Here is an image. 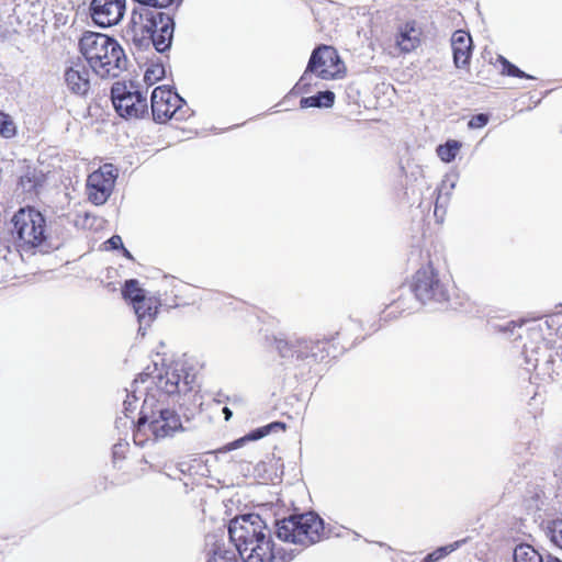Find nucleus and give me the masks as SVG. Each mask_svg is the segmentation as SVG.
Segmentation results:
<instances>
[{
	"label": "nucleus",
	"mask_w": 562,
	"mask_h": 562,
	"mask_svg": "<svg viewBox=\"0 0 562 562\" xmlns=\"http://www.w3.org/2000/svg\"><path fill=\"white\" fill-rule=\"evenodd\" d=\"M194 376L183 369L168 368L153 378V387H146V395L139 411V417L133 431L134 443L147 447L173 437L183 430L179 414L170 408L166 398L192 390Z\"/></svg>",
	"instance_id": "nucleus-1"
},
{
	"label": "nucleus",
	"mask_w": 562,
	"mask_h": 562,
	"mask_svg": "<svg viewBox=\"0 0 562 562\" xmlns=\"http://www.w3.org/2000/svg\"><path fill=\"white\" fill-rule=\"evenodd\" d=\"M228 535L244 562H290L294 558L292 550L274 543L271 529L258 514L232 519Z\"/></svg>",
	"instance_id": "nucleus-2"
},
{
	"label": "nucleus",
	"mask_w": 562,
	"mask_h": 562,
	"mask_svg": "<svg viewBox=\"0 0 562 562\" xmlns=\"http://www.w3.org/2000/svg\"><path fill=\"white\" fill-rule=\"evenodd\" d=\"M80 54L91 70L101 78H115L126 68V56L116 40L86 31L78 42Z\"/></svg>",
	"instance_id": "nucleus-3"
},
{
	"label": "nucleus",
	"mask_w": 562,
	"mask_h": 562,
	"mask_svg": "<svg viewBox=\"0 0 562 562\" xmlns=\"http://www.w3.org/2000/svg\"><path fill=\"white\" fill-rule=\"evenodd\" d=\"M22 251L47 252L52 248L46 220L34 207H21L11 220Z\"/></svg>",
	"instance_id": "nucleus-4"
},
{
	"label": "nucleus",
	"mask_w": 562,
	"mask_h": 562,
	"mask_svg": "<svg viewBox=\"0 0 562 562\" xmlns=\"http://www.w3.org/2000/svg\"><path fill=\"white\" fill-rule=\"evenodd\" d=\"M277 537L301 547H310L324 537V521L315 513L291 515L277 524Z\"/></svg>",
	"instance_id": "nucleus-5"
},
{
	"label": "nucleus",
	"mask_w": 562,
	"mask_h": 562,
	"mask_svg": "<svg viewBox=\"0 0 562 562\" xmlns=\"http://www.w3.org/2000/svg\"><path fill=\"white\" fill-rule=\"evenodd\" d=\"M412 290L416 299L423 304L431 302L445 303L450 299L449 280L440 277L431 265L422 267L415 272Z\"/></svg>",
	"instance_id": "nucleus-6"
},
{
	"label": "nucleus",
	"mask_w": 562,
	"mask_h": 562,
	"mask_svg": "<svg viewBox=\"0 0 562 562\" xmlns=\"http://www.w3.org/2000/svg\"><path fill=\"white\" fill-rule=\"evenodd\" d=\"M151 112L156 122L162 123L169 119L183 120L187 110H183L186 101L170 88L157 87L151 92Z\"/></svg>",
	"instance_id": "nucleus-7"
},
{
	"label": "nucleus",
	"mask_w": 562,
	"mask_h": 562,
	"mask_svg": "<svg viewBox=\"0 0 562 562\" xmlns=\"http://www.w3.org/2000/svg\"><path fill=\"white\" fill-rule=\"evenodd\" d=\"M111 99L116 112L125 119H139L147 113V100L137 90L130 89L123 82H115L111 89Z\"/></svg>",
	"instance_id": "nucleus-8"
},
{
	"label": "nucleus",
	"mask_w": 562,
	"mask_h": 562,
	"mask_svg": "<svg viewBox=\"0 0 562 562\" xmlns=\"http://www.w3.org/2000/svg\"><path fill=\"white\" fill-rule=\"evenodd\" d=\"M117 170L112 164H104L98 170L88 176L87 195L94 205L104 204L114 188Z\"/></svg>",
	"instance_id": "nucleus-9"
},
{
	"label": "nucleus",
	"mask_w": 562,
	"mask_h": 562,
	"mask_svg": "<svg viewBox=\"0 0 562 562\" xmlns=\"http://www.w3.org/2000/svg\"><path fill=\"white\" fill-rule=\"evenodd\" d=\"M308 64L310 70L315 71V76L323 80L336 79L344 70L337 50L326 45L313 50Z\"/></svg>",
	"instance_id": "nucleus-10"
},
{
	"label": "nucleus",
	"mask_w": 562,
	"mask_h": 562,
	"mask_svg": "<svg viewBox=\"0 0 562 562\" xmlns=\"http://www.w3.org/2000/svg\"><path fill=\"white\" fill-rule=\"evenodd\" d=\"M64 83L77 97L86 98L91 90V68L77 57L66 64Z\"/></svg>",
	"instance_id": "nucleus-11"
},
{
	"label": "nucleus",
	"mask_w": 562,
	"mask_h": 562,
	"mask_svg": "<svg viewBox=\"0 0 562 562\" xmlns=\"http://www.w3.org/2000/svg\"><path fill=\"white\" fill-rule=\"evenodd\" d=\"M126 0H92L90 13L92 21L101 26L116 25L124 16Z\"/></svg>",
	"instance_id": "nucleus-12"
},
{
	"label": "nucleus",
	"mask_w": 562,
	"mask_h": 562,
	"mask_svg": "<svg viewBox=\"0 0 562 562\" xmlns=\"http://www.w3.org/2000/svg\"><path fill=\"white\" fill-rule=\"evenodd\" d=\"M277 349L282 358L285 359H297L304 360L308 358H313L315 361H322L323 357L314 351V348H318V342H313V340H308L305 338H295V339H277Z\"/></svg>",
	"instance_id": "nucleus-13"
},
{
	"label": "nucleus",
	"mask_w": 562,
	"mask_h": 562,
	"mask_svg": "<svg viewBox=\"0 0 562 562\" xmlns=\"http://www.w3.org/2000/svg\"><path fill=\"white\" fill-rule=\"evenodd\" d=\"M451 47L456 67L462 68L468 66L472 55L471 35L463 30L456 31L451 37Z\"/></svg>",
	"instance_id": "nucleus-14"
},
{
	"label": "nucleus",
	"mask_w": 562,
	"mask_h": 562,
	"mask_svg": "<svg viewBox=\"0 0 562 562\" xmlns=\"http://www.w3.org/2000/svg\"><path fill=\"white\" fill-rule=\"evenodd\" d=\"M422 29L415 21L406 22L398 30L396 46L402 53H411L420 45Z\"/></svg>",
	"instance_id": "nucleus-15"
},
{
	"label": "nucleus",
	"mask_w": 562,
	"mask_h": 562,
	"mask_svg": "<svg viewBox=\"0 0 562 562\" xmlns=\"http://www.w3.org/2000/svg\"><path fill=\"white\" fill-rule=\"evenodd\" d=\"M284 429H285V424L284 423H281V422L270 423L269 425L259 427V428L252 430L251 432H249L248 435H246L245 437L239 438V439L228 443L226 446V450L231 451V450H234V449H238L246 441L258 440V439H261V438L266 437L267 435H269L272 431L284 430Z\"/></svg>",
	"instance_id": "nucleus-16"
},
{
	"label": "nucleus",
	"mask_w": 562,
	"mask_h": 562,
	"mask_svg": "<svg viewBox=\"0 0 562 562\" xmlns=\"http://www.w3.org/2000/svg\"><path fill=\"white\" fill-rule=\"evenodd\" d=\"M44 182V175L34 168H27L23 175H21L18 183V188L23 193L32 196L37 193V188Z\"/></svg>",
	"instance_id": "nucleus-17"
},
{
	"label": "nucleus",
	"mask_w": 562,
	"mask_h": 562,
	"mask_svg": "<svg viewBox=\"0 0 562 562\" xmlns=\"http://www.w3.org/2000/svg\"><path fill=\"white\" fill-rule=\"evenodd\" d=\"M133 307L140 324L139 330L143 328V326H149L157 312L155 302L151 299L143 296L133 304Z\"/></svg>",
	"instance_id": "nucleus-18"
},
{
	"label": "nucleus",
	"mask_w": 562,
	"mask_h": 562,
	"mask_svg": "<svg viewBox=\"0 0 562 562\" xmlns=\"http://www.w3.org/2000/svg\"><path fill=\"white\" fill-rule=\"evenodd\" d=\"M335 103V93L333 91H319L312 97L302 98L300 101L301 109L307 108H325L329 109Z\"/></svg>",
	"instance_id": "nucleus-19"
},
{
	"label": "nucleus",
	"mask_w": 562,
	"mask_h": 562,
	"mask_svg": "<svg viewBox=\"0 0 562 562\" xmlns=\"http://www.w3.org/2000/svg\"><path fill=\"white\" fill-rule=\"evenodd\" d=\"M514 562H544V555L530 544L521 543L514 550Z\"/></svg>",
	"instance_id": "nucleus-20"
},
{
	"label": "nucleus",
	"mask_w": 562,
	"mask_h": 562,
	"mask_svg": "<svg viewBox=\"0 0 562 562\" xmlns=\"http://www.w3.org/2000/svg\"><path fill=\"white\" fill-rule=\"evenodd\" d=\"M148 378V374H140L139 378L135 379L132 383L131 390H126L127 394L123 403L126 417H130V413H133L136 409V403L138 401V397L136 396L137 384L139 382L145 383Z\"/></svg>",
	"instance_id": "nucleus-21"
},
{
	"label": "nucleus",
	"mask_w": 562,
	"mask_h": 562,
	"mask_svg": "<svg viewBox=\"0 0 562 562\" xmlns=\"http://www.w3.org/2000/svg\"><path fill=\"white\" fill-rule=\"evenodd\" d=\"M462 144L459 140L450 139L437 147V155L443 162H451L457 157Z\"/></svg>",
	"instance_id": "nucleus-22"
},
{
	"label": "nucleus",
	"mask_w": 562,
	"mask_h": 562,
	"mask_svg": "<svg viewBox=\"0 0 562 562\" xmlns=\"http://www.w3.org/2000/svg\"><path fill=\"white\" fill-rule=\"evenodd\" d=\"M237 553L236 550L217 546L206 562H240V557Z\"/></svg>",
	"instance_id": "nucleus-23"
},
{
	"label": "nucleus",
	"mask_w": 562,
	"mask_h": 562,
	"mask_svg": "<svg viewBox=\"0 0 562 562\" xmlns=\"http://www.w3.org/2000/svg\"><path fill=\"white\" fill-rule=\"evenodd\" d=\"M122 294L124 299L130 300L133 304L145 296L144 290L135 279H131L125 282Z\"/></svg>",
	"instance_id": "nucleus-24"
},
{
	"label": "nucleus",
	"mask_w": 562,
	"mask_h": 562,
	"mask_svg": "<svg viewBox=\"0 0 562 562\" xmlns=\"http://www.w3.org/2000/svg\"><path fill=\"white\" fill-rule=\"evenodd\" d=\"M461 542L462 541H456L447 546L437 548L435 551L425 557L424 562L440 561L441 559L446 558L447 555L456 551L460 547Z\"/></svg>",
	"instance_id": "nucleus-25"
},
{
	"label": "nucleus",
	"mask_w": 562,
	"mask_h": 562,
	"mask_svg": "<svg viewBox=\"0 0 562 562\" xmlns=\"http://www.w3.org/2000/svg\"><path fill=\"white\" fill-rule=\"evenodd\" d=\"M542 349H547V345L544 341H541L540 345H537L535 347H527L525 346L524 355H525V362L527 364V370L536 369L539 364V352Z\"/></svg>",
	"instance_id": "nucleus-26"
},
{
	"label": "nucleus",
	"mask_w": 562,
	"mask_h": 562,
	"mask_svg": "<svg viewBox=\"0 0 562 562\" xmlns=\"http://www.w3.org/2000/svg\"><path fill=\"white\" fill-rule=\"evenodd\" d=\"M456 186L454 181L449 182V179L446 178L442 180L440 188L438 189V196L436 199L435 204V214H437L438 210L443 206L449 200L450 191L453 190Z\"/></svg>",
	"instance_id": "nucleus-27"
},
{
	"label": "nucleus",
	"mask_w": 562,
	"mask_h": 562,
	"mask_svg": "<svg viewBox=\"0 0 562 562\" xmlns=\"http://www.w3.org/2000/svg\"><path fill=\"white\" fill-rule=\"evenodd\" d=\"M16 134V125L13 119L3 112H0V135L4 138H12Z\"/></svg>",
	"instance_id": "nucleus-28"
},
{
	"label": "nucleus",
	"mask_w": 562,
	"mask_h": 562,
	"mask_svg": "<svg viewBox=\"0 0 562 562\" xmlns=\"http://www.w3.org/2000/svg\"><path fill=\"white\" fill-rule=\"evenodd\" d=\"M499 61L502 64V74L503 75H507V76H512V77H518V78H526V79H532L533 77L524 72L522 70H520L517 66H515L514 64H512L510 61H508L506 58H504L503 56H499Z\"/></svg>",
	"instance_id": "nucleus-29"
},
{
	"label": "nucleus",
	"mask_w": 562,
	"mask_h": 562,
	"mask_svg": "<svg viewBox=\"0 0 562 562\" xmlns=\"http://www.w3.org/2000/svg\"><path fill=\"white\" fill-rule=\"evenodd\" d=\"M548 536L557 547L562 549V519L554 520L548 526Z\"/></svg>",
	"instance_id": "nucleus-30"
},
{
	"label": "nucleus",
	"mask_w": 562,
	"mask_h": 562,
	"mask_svg": "<svg viewBox=\"0 0 562 562\" xmlns=\"http://www.w3.org/2000/svg\"><path fill=\"white\" fill-rule=\"evenodd\" d=\"M313 76H315V71L310 70V64H307V67L300 78L299 82L295 85V89L297 92L307 93L310 92V88L312 86Z\"/></svg>",
	"instance_id": "nucleus-31"
},
{
	"label": "nucleus",
	"mask_w": 562,
	"mask_h": 562,
	"mask_svg": "<svg viewBox=\"0 0 562 562\" xmlns=\"http://www.w3.org/2000/svg\"><path fill=\"white\" fill-rule=\"evenodd\" d=\"M165 76V69L161 65H154L145 71L144 81L147 85H154Z\"/></svg>",
	"instance_id": "nucleus-32"
},
{
	"label": "nucleus",
	"mask_w": 562,
	"mask_h": 562,
	"mask_svg": "<svg viewBox=\"0 0 562 562\" xmlns=\"http://www.w3.org/2000/svg\"><path fill=\"white\" fill-rule=\"evenodd\" d=\"M488 122V116L486 114H476L471 117L469 121V127L470 128H482L484 127Z\"/></svg>",
	"instance_id": "nucleus-33"
},
{
	"label": "nucleus",
	"mask_w": 562,
	"mask_h": 562,
	"mask_svg": "<svg viewBox=\"0 0 562 562\" xmlns=\"http://www.w3.org/2000/svg\"><path fill=\"white\" fill-rule=\"evenodd\" d=\"M522 325V323L518 324L514 321H510V322H506L504 325H497V330L505 334V335H508V336H512L514 335V331L516 328H520Z\"/></svg>",
	"instance_id": "nucleus-34"
},
{
	"label": "nucleus",
	"mask_w": 562,
	"mask_h": 562,
	"mask_svg": "<svg viewBox=\"0 0 562 562\" xmlns=\"http://www.w3.org/2000/svg\"><path fill=\"white\" fill-rule=\"evenodd\" d=\"M106 244L109 245V247L111 249H119V248H123V243H122V238L119 236V235H114L112 236L108 241Z\"/></svg>",
	"instance_id": "nucleus-35"
},
{
	"label": "nucleus",
	"mask_w": 562,
	"mask_h": 562,
	"mask_svg": "<svg viewBox=\"0 0 562 562\" xmlns=\"http://www.w3.org/2000/svg\"><path fill=\"white\" fill-rule=\"evenodd\" d=\"M316 342H318V344H319V347H318V348H314V351H316V352L319 355V357L322 356V357H323V359H324V358H325V356H324V353H323V352H324V350H325V342H324V341H319V340H317Z\"/></svg>",
	"instance_id": "nucleus-36"
},
{
	"label": "nucleus",
	"mask_w": 562,
	"mask_h": 562,
	"mask_svg": "<svg viewBox=\"0 0 562 562\" xmlns=\"http://www.w3.org/2000/svg\"><path fill=\"white\" fill-rule=\"evenodd\" d=\"M544 562H562V560H560L559 558H557L550 553H547L544 555Z\"/></svg>",
	"instance_id": "nucleus-37"
},
{
	"label": "nucleus",
	"mask_w": 562,
	"mask_h": 562,
	"mask_svg": "<svg viewBox=\"0 0 562 562\" xmlns=\"http://www.w3.org/2000/svg\"><path fill=\"white\" fill-rule=\"evenodd\" d=\"M223 414L225 416V420H229L233 415L232 411L228 407L223 408Z\"/></svg>",
	"instance_id": "nucleus-38"
},
{
	"label": "nucleus",
	"mask_w": 562,
	"mask_h": 562,
	"mask_svg": "<svg viewBox=\"0 0 562 562\" xmlns=\"http://www.w3.org/2000/svg\"><path fill=\"white\" fill-rule=\"evenodd\" d=\"M121 447H122V445L114 447V451H113L114 456L121 454V451H119V448H121Z\"/></svg>",
	"instance_id": "nucleus-39"
},
{
	"label": "nucleus",
	"mask_w": 562,
	"mask_h": 562,
	"mask_svg": "<svg viewBox=\"0 0 562 562\" xmlns=\"http://www.w3.org/2000/svg\"><path fill=\"white\" fill-rule=\"evenodd\" d=\"M121 447H122V445L114 447V451H113L114 456L121 454V451H119V448H121Z\"/></svg>",
	"instance_id": "nucleus-40"
},
{
	"label": "nucleus",
	"mask_w": 562,
	"mask_h": 562,
	"mask_svg": "<svg viewBox=\"0 0 562 562\" xmlns=\"http://www.w3.org/2000/svg\"><path fill=\"white\" fill-rule=\"evenodd\" d=\"M123 250H124V255L127 257V258H132V255L130 254V251L127 249H125L123 247Z\"/></svg>",
	"instance_id": "nucleus-41"
},
{
	"label": "nucleus",
	"mask_w": 562,
	"mask_h": 562,
	"mask_svg": "<svg viewBox=\"0 0 562 562\" xmlns=\"http://www.w3.org/2000/svg\"><path fill=\"white\" fill-rule=\"evenodd\" d=\"M533 333H535L537 336H539V330L533 329Z\"/></svg>",
	"instance_id": "nucleus-42"
}]
</instances>
